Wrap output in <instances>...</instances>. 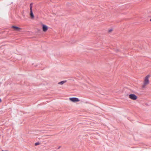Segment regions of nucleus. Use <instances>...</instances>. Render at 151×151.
Instances as JSON below:
<instances>
[{
  "label": "nucleus",
  "mask_w": 151,
  "mask_h": 151,
  "mask_svg": "<svg viewBox=\"0 0 151 151\" xmlns=\"http://www.w3.org/2000/svg\"><path fill=\"white\" fill-rule=\"evenodd\" d=\"M150 77V75H147L144 78L143 83L142 86V88H145L146 86L148 85L150 83L149 78Z\"/></svg>",
  "instance_id": "nucleus-1"
},
{
  "label": "nucleus",
  "mask_w": 151,
  "mask_h": 151,
  "mask_svg": "<svg viewBox=\"0 0 151 151\" xmlns=\"http://www.w3.org/2000/svg\"><path fill=\"white\" fill-rule=\"evenodd\" d=\"M129 98L131 99L135 100L137 99V97L135 94H131L129 95Z\"/></svg>",
  "instance_id": "nucleus-2"
},
{
  "label": "nucleus",
  "mask_w": 151,
  "mask_h": 151,
  "mask_svg": "<svg viewBox=\"0 0 151 151\" xmlns=\"http://www.w3.org/2000/svg\"><path fill=\"white\" fill-rule=\"evenodd\" d=\"M69 100L73 102H78L80 101L79 100L78 98L76 97L70 98H69Z\"/></svg>",
  "instance_id": "nucleus-3"
},
{
  "label": "nucleus",
  "mask_w": 151,
  "mask_h": 151,
  "mask_svg": "<svg viewBox=\"0 0 151 151\" xmlns=\"http://www.w3.org/2000/svg\"><path fill=\"white\" fill-rule=\"evenodd\" d=\"M48 29V27L47 26L43 24L42 25V29L44 32H46Z\"/></svg>",
  "instance_id": "nucleus-4"
},
{
  "label": "nucleus",
  "mask_w": 151,
  "mask_h": 151,
  "mask_svg": "<svg viewBox=\"0 0 151 151\" xmlns=\"http://www.w3.org/2000/svg\"><path fill=\"white\" fill-rule=\"evenodd\" d=\"M12 28L14 29V30L15 31H19L21 29L20 28L15 26H12Z\"/></svg>",
  "instance_id": "nucleus-5"
},
{
  "label": "nucleus",
  "mask_w": 151,
  "mask_h": 151,
  "mask_svg": "<svg viewBox=\"0 0 151 151\" xmlns=\"http://www.w3.org/2000/svg\"><path fill=\"white\" fill-rule=\"evenodd\" d=\"M66 82V81H63L58 83V84L60 85H63L64 83Z\"/></svg>",
  "instance_id": "nucleus-6"
},
{
  "label": "nucleus",
  "mask_w": 151,
  "mask_h": 151,
  "mask_svg": "<svg viewBox=\"0 0 151 151\" xmlns=\"http://www.w3.org/2000/svg\"><path fill=\"white\" fill-rule=\"evenodd\" d=\"M30 15L32 18H34V16L32 10H30Z\"/></svg>",
  "instance_id": "nucleus-7"
},
{
  "label": "nucleus",
  "mask_w": 151,
  "mask_h": 151,
  "mask_svg": "<svg viewBox=\"0 0 151 151\" xmlns=\"http://www.w3.org/2000/svg\"><path fill=\"white\" fill-rule=\"evenodd\" d=\"M32 5H33V3H31L30 4V10H32Z\"/></svg>",
  "instance_id": "nucleus-8"
},
{
  "label": "nucleus",
  "mask_w": 151,
  "mask_h": 151,
  "mask_svg": "<svg viewBox=\"0 0 151 151\" xmlns=\"http://www.w3.org/2000/svg\"><path fill=\"white\" fill-rule=\"evenodd\" d=\"M40 144V143L39 142H37L35 144V145L36 146H37V145H39Z\"/></svg>",
  "instance_id": "nucleus-9"
},
{
  "label": "nucleus",
  "mask_w": 151,
  "mask_h": 151,
  "mask_svg": "<svg viewBox=\"0 0 151 151\" xmlns=\"http://www.w3.org/2000/svg\"><path fill=\"white\" fill-rule=\"evenodd\" d=\"M112 30L111 29H110V30H109V32H111L112 31Z\"/></svg>",
  "instance_id": "nucleus-10"
},
{
  "label": "nucleus",
  "mask_w": 151,
  "mask_h": 151,
  "mask_svg": "<svg viewBox=\"0 0 151 151\" xmlns=\"http://www.w3.org/2000/svg\"><path fill=\"white\" fill-rule=\"evenodd\" d=\"M1 99H0V103L1 102Z\"/></svg>",
  "instance_id": "nucleus-11"
},
{
  "label": "nucleus",
  "mask_w": 151,
  "mask_h": 151,
  "mask_svg": "<svg viewBox=\"0 0 151 151\" xmlns=\"http://www.w3.org/2000/svg\"><path fill=\"white\" fill-rule=\"evenodd\" d=\"M150 22H151V19H150Z\"/></svg>",
  "instance_id": "nucleus-12"
}]
</instances>
